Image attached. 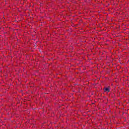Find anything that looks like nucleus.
I'll return each mask as SVG.
<instances>
[{"label": "nucleus", "mask_w": 129, "mask_h": 129, "mask_svg": "<svg viewBox=\"0 0 129 129\" xmlns=\"http://www.w3.org/2000/svg\"><path fill=\"white\" fill-rule=\"evenodd\" d=\"M110 89H109V87H106L104 88V91L105 92H109Z\"/></svg>", "instance_id": "obj_1"}]
</instances>
